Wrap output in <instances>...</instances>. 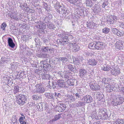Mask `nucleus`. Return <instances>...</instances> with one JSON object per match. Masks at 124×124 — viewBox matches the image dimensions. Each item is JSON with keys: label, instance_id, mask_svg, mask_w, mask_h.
Segmentation results:
<instances>
[{"label": "nucleus", "instance_id": "ddd939ff", "mask_svg": "<svg viewBox=\"0 0 124 124\" xmlns=\"http://www.w3.org/2000/svg\"><path fill=\"white\" fill-rule=\"evenodd\" d=\"M67 69L72 72H74L77 70V67L74 65H73L70 64H67L66 65Z\"/></svg>", "mask_w": 124, "mask_h": 124}, {"label": "nucleus", "instance_id": "ea45409f", "mask_svg": "<svg viewBox=\"0 0 124 124\" xmlns=\"http://www.w3.org/2000/svg\"><path fill=\"white\" fill-rule=\"evenodd\" d=\"M68 99V101L71 102L74 101L75 100L74 97L72 95L69 96Z\"/></svg>", "mask_w": 124, "mask_h": 124}, {"label": "nucleus", "instance_id": "0e129e2a", "mask_svg": "<svg viewBox=\"0 0 124 124\" xmlns=\"http://www.w3.org/2000/svg\"><path fill=\"white\" fill-rule=\"evenodd\" d=\"M14 116V117H15L14 118H13L12 120V122H13V121L14 122H13L14 124H15V123L17 121V119L16 118V116Z\"/></svg>", "mask_w": 124, "mask_h": 124}, {"label": "nucleus", "instance_id": "6e6d98bb", "mask_svg": "<svg viewBox=\"0 0 124 124\" xmlns=\"http://www.w3.org/2000/svg\"><path fill=\"white\" fill-rule=\"evenodd\" d=\"M19 121L20 123L21 124H23V122H24L23 120V118L21 116L20 117Z\"/></svg>", "mask_w": 124, "mask_h": 124}, {"label": "nucleus", "instance_id": "a211bd4d", "mask_svg": "<svg viewBox=\"0 0 124 124\" xmlns=\"http://www.w3.org/2000/svg\"><path fill=\"white\" fill-rule=\"evenodd\" d=\"M99 114L101 115V116H105L106 115H107V112H106V110L102 108H100L99 109Z\"/></svg>", "mask_w": 124, "mask_h": 124}, {"label": "nucleus", "instance_id": "0eeeda50", "mask_svg": "<svg viewBox=\"0 0 124 124\" xmlns=\"http://www.w3.org/2000/svg\"><path fill=\"white\" fill-rule=\"evenodd\" d=\"M66 107L65 104L63 103H59L56 107V109L59 112H62L65 110Z\"/></svg>", "mask_w": 124, "mask_h": 124}, {"label": "nucleus", "instance_id": "20e7f679", "mask_svg": "<svg viewBox=\"0 0 124 124\" xmlns=\"http://www.w3.org/2000/svg\"><path fill=\"white\" fill-rule=\"evenodd\" d=\"M89 86L92 90L96 91L100 89L99 85L94 82H91L89 84Z\"/></svg>", "mask_w": 124, "mask_h": 124}, {"label": "nucleus", "instance_id": "c03bdc74", "mask_svg": "<svg viewBox=\"0 0 124 124\" xmlns=\"http://www.w3.org/2000/svg\"><path fill=\"white\" fill-rule=\"evenodd\" d=\"M123 32L122 31H120L118 30L116 35L120 37L123 36Z\"/></svg>", "mask_w": 124, "mask_h": 124}, {"label": "nucleus", "instance_id": "9b49d317", "mask_svg": "<svg viewBox=\"0 0 124 124\" xmlns=\"http://www.w3.org/2000/svg\"><path fill=\"white\" fill-rule=\"evenodd\" d=\"M45 61H42L40 62V63L42 66L43 65V68L45 70H48L51 67V65L49 64L46 63L44 64Z\"/></svg>", "mask_w": 124, "mask_h": 124}, {"label": "nucleus", "instance_id": "72a5a7b5", "mask_svg": "<svg viewBox=\"0 0 124 124\" xmlns=\"http://www.w3.org/2000/svg\"><path fill=\"white\" fill-rule=\"evenodd\" d=\"M80 47L78 45H76L73 46L72 50L73 51L77 52L79 49Z\"/></svg>", "mask_w": 124, "mask_h": 124}, {"label": "nucleus", "instance_id": "aec40b11", "mask_svg": "<svg viewBox=\"0 0 124 124\" xmlns=\"http://www.w3.org/2000/svg\"><path fill=\"white\" fill-rule=\"evenodd\" d=\"M51 81H52V86H51L50 85H50V86L54 89L59 88L58 85V84L54 80H53Z\"/></svg>", "mask_w": 124, "mask_h": 124}, {"label": "nucleus", "instance_id": "79ce46f5", "mask_svg": "<svg viewBox=\"0 0 124 124\" xmlns=\"http://www.w3.org/2000/svg\"><path fill=\"white\" fill-rule=\"evenodd\" d=\"M112 103L113 105L114 106H117L118 105H120L118 103V101L116 99L112 101Z\"/></svg>", "mask_w": 124, "mask_h": 124}, {"label": "nucleus", "instance_id": "5701e85b", "mask_svg": "<svg viewBox=\"0 0 124 124\" xmlns=\"http://www.w3.org/2000/svg\"><path fill=\"white\" fill-rule=\"evenodd\" d=\"M48 54L46 53H41L37 54L38 57L42 58H46L48 57Z\"/></svg>", "mask_w": 124, "mask_h": 124}, {"label": "nucleus", "instance_id": "052dcab7", "mask_svg": "<svg viewBox=\"0 0 124 124\" xmlns=\"http://www.w3.org/2000/svg\"><path fill=\"white\" fill-rule=\"evenodd\" d=\"M68 41H64V40H62V41H61V44L62 45H64V44H67L68 43H69L68 42Z\"/></svg>", "mask_w": 124, "mask_h": 124}, {"label": "nucleus", "instance_id": "412c9836", "mask_svg": "<svg viewBox=\"0 0 124 124\" xmlns=\"http://www.w3.org/2000/svg\"><path fill=\"white\" fill-rule=\"evenodd\" d=\"M96 44L95 47H96V49H101V48L102 46V42H101L98 41L97 42L96 41Z\"/></svg>", "mask_w": 124, "mask_h": 124}, {"label": "nucleus", "instance_id": "2eb2a0df", "mask_svg": "<svg viewBox=\"0 0 124 124\" xmlns=\"http://www.w3.org/2000/svg\"><path fill=\"white\" fill-rule=\"evenodd\" d=\"M36 25L37 28L40 29H45L46 27V24L41 22H38Z\"/></svg>", "mask_w": 124, "mask_h": 124}, {"label": "nucleus", "instance_id": "a18cd8bd", "mask_svg": "<svg viewBox=\"0 0 124 124\" xmlns=\"http://www.w3.org/2000/svg\"><path fill=\"white\" fill-rule=\"evenodd\" d=\"M61 59V61L62 62V63H64L65 62H66L68 60V59L65 57H62V58Z\"/></svg>", "mask_w": 124, "mask_h": 124}, {"label": "nucleus", "instance_id": "a19ab883", "mask_svg": "<svg viewBox=\"0 0 124 124\" xmlns=\"http://www.w3.org/2000/svg\"><path fill=\"white\" fill-rule=\"evenodd\" d=\"M117 89V88L114 86L113 85H111L110 88L109 89V90H108V91L109 92H112L113 91H115Z\"/></svg>", "mask_w": 124, "mask_h": 124}, {"label": "nucleus", "instance_id": "bb28decb", "mask_svg": "<svg viewBox=\"0 0 124 124\" xmlns=\"http://www.w3.org/2000/svg\"><path fill=\"white\" fill-rule=\"evenodd\" d=\"M82 92L80 89H77V92L75 94V95L77 98H79L82 95Z\"/></svg>", "mask_w": 124, "mask_h": 124}, {"label": "nucleus", "instance_id": "58836bf2", "mask_svg": "<svg viewBox=\"0 0 124 124\" xmlns=\"http://www.w3.org/2000/svg\"><path fill=\"white\" fill-rule=\"evenodd\" d=\"M80 0H68V1L70 3L75 4V3H78L80 2Z\"/></svg>", "mask_w": 124, "mask_h": 124}, {"label": "nucleus", "instance_id": "39448f33", "mask_svg": "<svg viewBox=\"0 0 124 124\" xmlns=\"http://www.w3.org/2000/svg\"><path fill=\"white\" fill-rule=\"evenodd\" d=\"M41 49L42 52L44 53H46L49 52L51 53L53 51L54 48H51L50 47L48 46H43L42 47Z\"/></svg>", "mask_w": 124, "mask_h": 124}, {"label": "nucleus", "instance_id": "423d86ee", "mask_svg": "<svg viewBox=\"0 0 124 124\" xmlns=\"http://www.w3.org/2000/svg\"><path fill=\"white\" fill-rule=\"evenodd\" d=\"M69 71L64 70L63 72L60 71L59 72L58 74L62 78L68 79L69 78Z\"/></svg>", "mask_w": 124, "mask_h": 124}, {"label": "nucleus", "instance_id": "2f4dec72", "mask_svg": "<svg viewBox=\"0 0 124 124\" xmlns=\"http://www.w3.org/2000/svg\"><path fill=\"white\" fill-rule=\"evenodd\" d=\"M47 23V25L48 28L50 29H52L53 30H54L55 27L52 23H50L49 22Z\"/></svg>", "mask_w": 124, "mask_h": 124}, {"label": "nucleus", "instance_id": "dca6fc26", "mask_svg": "<svg viewBox=\"0 0 124 124\" xmlns=\"http://www.w3.org/2000/svg\"><path fill=\"white\" fill-rule=\"evenodd\" d=\"M52 15L51 14H49L44 18V20L43 21L44 23H47L50 22V20L52 18Z\"/></svg>", "mask_w": 124, "mask_h": 124}, {"label": "nucleus", "instance_id": "8fccbe9b", "mask_svg": "<svg viewBox=\"0 0 124 124\" xmlns=\"http://www.w3.org/2000/svg\"><path fill=\"white\" fill-rule=\"evenodd\" d=\"M29 37V36L28 35H25L22 37V38L23 40L26 41L27 40V38Z\"/></svg>", "mask_w": 124, "mask_h": 124}, {"label": "nucleus", "instance_id": "f3484780", "mask_svg": "<svg viewBox=\"0 0 124 124\" xmlns=\"http://www.w3.org/2000/svg\"><path fill=\"white\" fill-rule=\"evenodd\" d=\"M67 82L69 85H74L76 84L77 81L75 79H71L67 80Z\"/></svg>", "mask_w": 124, "mask_h": 124}, {"label": "nucleus", "instance_id": "4468645a", "mask_svg": "<svg viewBox=\"0 0 124 124\" xmlns=\"http://www.w3.org/2000/svg\"><path fill=\"white\" fill-rule=\"evenodd\" d=\"M123 41L120 40H118L115 44L116 48L119 49H121L122 48V46H123Z\"/></svg>", "mask_w": 124, "mask_h": 124}, {"label": "nucleus", "instance_id": "13d9d810", "mask_svg": "<svg viewBox=\"0 0 124 124\" xmlns=\"http://www.w3.org/2000/svg\"><path fill=\"white\" fill-rule=\"evenodd\" d=\"M17 73L18 74H17V75L16 76V77H17L18 78L19 77H20L21 78H22L23 77V76L24 75V74H21L20 73V74L19 75V72H18Z\"/></svg>", "mask_w": 124, "mask_h": 124}, {"label": "nucleus", "instance_id": "a878e982", "mask_svg": "<svg viewBox=\"0 0 124 124\" xmlns=\"http://www.w3.org/2000/svg\"><path fill=\"white\" fill-rule=\"evenodd\" d=\"M10 17L12 19H14L16 21L18 20V18L17 13L16 12H14L13 13H12V14L10 16Z\"/></svg>", "mask_w": 124, "mask_h": 124}, {"label": "nucleus", "instance_id": "1a4fd4ad", "mask_svg": "<svg viewBox=\"0 0 124 124\" xmlns=\"http://www.w3.org/2000/svg\"><path fill=\"white\" fill-rule=\"evenodd\" d=\"M73 63L76 67H77V69L79 68L80 66L81 63H80V59L73 57H72Z\"/></svg>", "mask_w": 124, "mask_h": 124}, {"label": "nucleus", "instance_id": "9d476101", "mask_svg": "<svg viewBox=\"0 0 124 124\" xmlns=\"http://www.w3.org/2000/svg\"><path fill=\"white\" fill-rule=\"evenodd\" d=\"M79 76L82 78H84L87 73V71L84 69H80L79 70Z\"/></svg>", "mask_w": 124, "mask_h": 124}, {"label": "nucleus", "instance_id": "cd10ccee", "mask_svg": "<svg viewBox=\"0 0 124 124\" xmlns=\"http://www.w3.org/2000/svg\"><path fill=\"white\" fill-rule=\"evenodd\" d=\"M116 99L117 101L118 102V103L120 105L124 101H123V100L124 99V98L123 99V97L120 95L118 96V97Z\"/></svg>", "mask_w": 124, "mask_h": 124}, {"label": "nucleus", "instance_id": "e2e57ef3", "mask_svg": "<svg viewBox=\"0 0 124 124\" xmlns=\"http://www.w3.org/2000/svg\"><path fill=\"white\" fill-rule=\"evenodd\" d=\"M12 68L15 69L16 68V66L15 64H13L11 65Z\"/></svg>", "mask_w": 124, "mask_h": 124}, {"label": "nucleus", "instance_id": "680f3d73", "mask_svg": "<svg viewBox=\"0 0 124 124\" xmlns=\"http://www.w3.org/2000/svg\"><path fill=\"white\" fill-rule=\"evenodd\" d=\"M120 119H118L117 120H116L114 123V124H120Z\"/></svg>", "mask_w": 124, "mask_h": 124}, {"label": "nucleus", "instance_id": "4d7b16f0", "mask_svg": "<svg viewBox=\"0 0 124 124\" xmlns=\"http://www.w3.org/2000/svg\"><path fill=\"white\" fill-rule=\"evenodd\" d=\"M42 39L43 43L46 44V46L48 45V44H47V43H48V40L46 39L43 38Z\"/></svg>", "mask_w": 124, "mask_h": 124}, {"label": "nucleus", "instance_id": "3c124183", "mask_svg": "<svg viewBox=\"0 0 124 124\" xmlns=\"http://www.w3.org/2000/svg\"><path fill=\"white\" fill-rule=\"evenodd\" d=\"M58 36H59L60 38L62 39V38H68V37L67 36H64V34H59Z\"/></svg>", "mask_w": 124, "mask_h": 124}, {"label": "nucleus", "instance_id": "5fc2aeb1", "mask_svg": "<svg viewBox=\"0 0 124 124\" xmlns=\"http://www.w3.org/2000/svg\"><path fill=\"white\" fill-rule=\"evenodd\" d=\"M61 94L60 93H57L56 92H55L54 94V97L56 99H57V98L59 96H61Z\"/></svg>", "mask_w": 124, "mask_h": 124}, {"label": "nucleus", "instance_id": "7c9ffc66", "mask_svg": "<svg viewBox=\"0 0 124 124\" xmlns=\"http://www.w3.org/2000/svg\"><path fill=\"white\" fill-rule=\"evenodd\" d=\"M95 43L96 41H95L93 42L90 43L88 45L89 48L90 49H96V47H95Z\"/></svg>", "mask_w": 124, "mask_h": 124}, {"label": "nucleus", "instance_id": "603ef678", "mask_svg": "<svg viewBox=\"0 0 124 124\" xmlns=\"http://www.w3.org/2000/svg\"><path fill=\"white\" fill-rule=\"evenodd\" d=\"M105 85H105V88L107 89V90L108 91V90H109V89L110 88V87L111 86V85H110L108 83L106 84H105Z\"/></svg>", "mask_w": 124, "mask_h": 124}, {"label": "nucleus", "instance_id": "c756f323", "mask_svg": "<svg viewBox=\"0 0 124 124\" xmlns=\"http://www.w3.org/2000/svg\"><path fill=\"white\" fill-rule=\"evenodd\" d=\"M110 67V66L108 65H107L105 67L103 65L101 67V69L105 71H108L111 69Z\"/></svg>", "mask_w": 124, "mask_h": 124}, {"label": "nucleus", "instance_id": "09e8293b", "mask_svg": "<svg viewBox=\"0 0 124 124\" xmlns=\"http://www.w3.org/2000/svg\"><path fill=\"white\" fill-rule=\"evenodd\" d=\"M108 4L107 0H105L102 5V7L103 8H105V6H107Z\"/></svg>", "mask_w": 124, "mask_h": 124}, {"label": "nucleus", "instance_id": "c85d7f7f", "mask_svg": "<svg viewBox=\"0 0 124 124\" xmlns=\"http://www.w3.org/2000/svg\"><path fill=\"white\" fill-rule=\"evenodd\" d=\"M32 99L34 100H39L41 99V97L40 95L38 94H34L33 95L32 97Z\"/></svg>", "mask_w": 124, "mask_h": 124}, {"label": "nucleus", "instance_id": "6e6552de", "mask_svg": "<svg viewBox=\"0 0 124 124\" xmlns=\"http://www.w3.org/2000/svg\"><path fill=\"white\" fill-rule=\"evenodd\" d=\"M110 72L111 74L115 76H117L120 73L119 69L116 67L111 68Z\"/></svg>", "mask_w": 124, "mask_h": 124}, {"label": "nucleus", "instance_id": "473e14b6", "mask_svg": "<svg viewBox=\"0 0 124 124\" xmlns=\"http://www.w3.org/2000/svg\"><path fill=\"white\" fill-rule=\"evenodd\" d=\"M62 114V113H60L55 115L54 116V118L52 119V122L55 121L59 119L60 118L62 117L61 116Z\"/></svg>", "mask_w": 124, "mask_h": 124}, {"label": "nucleus", "instance_id": "e433bc0d", "mask_svg": "<svg viewBox=\"0 0 124 124\" xmlns=\"http://www.w3.org/2000/svg\"><path fill=\"white\" fill-rule=\"evenodd\" d=\"M13 90L14 94H16L19 91V88L18 86H15Z\"/></svg>", "mask_w": 124, "mask_h": 124}, {"label": "nucleus", "instance_id": "c9c22d12", "mask_svg": "<svg viewBox=\"0 0 124 124\" xmlns=\"http://www.w3.org/2000/svg\"><path fill=\"white\" fill-rule=\"evenodd\" d=\"M94 23L93 22L89 23L88 22H87L86 24L87 29L91 28L92 26H94Z\"/></svg>", "mask_w": 124, "mask_h": 124}, {"label": "nucleus", "instance_id": "f704fd0d", "mask_svg": "<svg viewBox=\"0 0 124 124\" xmlns=\"http://www.w3.org/2000/svg\"><path fill=\"white\" fill-rule=\"evenodd\" d=\"M76 106L78 107H80L82 106H84L85 105L84 102L83 101H78L76 103Z\"/></svg>", "mask_w": 124, "mask_h": 124}, {"label": "nucleus", "instance_id": "338daca9", "mask_svg": "<svg viewBox=\"0 0 124 124\" xmlns=\"http://www.w3.org/2000/svg\"><path fill=\"white\" fill-rule=\"evenodd\" d=\"M62 40H64V41H65L66 40L68 41V38H62V39H61V40H60V43H61V41H62Z\"/></svg>", "mask_w": 124, "mask_h": 124}, {"label": "nucleus", "instance_id": "de8ad7c7", "mask_svg": "<svg viewBox=\"0 0 124 124\" xmlns=\"http://www.w3.org/2000/svg\"><path fill=\"white\" fill-rule=\"evenodd\" d=\"M118 30L116 28H113L111 30L112 32L115 34H117Z\"/></svg>", "mask_w": 124, "mask_h": 124}, {"label": "nucleus", "instance_id": "4c0bfd02", "mask_svg": "<svg viewBox=\"0 0 124 124\" xmlns=\"http://www.w3.org/2000/svg\"><path fill=\"white\" fill-rule=\"evenodd\" d=\"M110 31V29L108 27H105L102 30V32L105 34H107Z\"/></svg>", "mask_w": 124, "mask_h": 124}, {"label": "nucleus", "instance_id": "49530a36", "mask_svg": "<svg viewBox=\"0 0 124 124\" xmlns=\"http://www.w3.org/2000/svg\"><path fill=\"white\" fill-rule=\"evenodd\" d=\"M34 40L36 43V45H41L40 44V40L38 38H35Z\"/></svg>", "mask_w": 124, "mask_h": 124}, {"label": "nucleus", "instance_id": "393cba45", "mask_svg": "<svg viewBox=\"0 0 124 124\" xmlns=\"http://www.w3.org/2000/svg\"><path fill=\"white\" fill-rule=\"evenodd\" d=\"M43 76H44V78L46 79H48L49 81H48V83L50 82V80L52 81L53 80V78L49 74H45Z\"/></svg>", "mask_w": 124, "mask_h": 124}, {"label": "nucleus", "instance_id": "bf43d9fd", "mask_svg": "<svg viewBox=\"0 0 124 124\" xmlns=\"http://www.w3.org/2000/svg\"><path fill=\"white\" fill-rule=\"evenodd\" d=\"M55 60L53 59H50L49 61V63L50 64H54L55 63Z\"/></svg>", "mask_w": 124, "mask_h": 124}, {"label": "nucleus", "instance_id": "69168bd1", "mask_svg": "<svg viewBox=\"0 0 124 124\" xmlns=\"http://www.w3.org/2000/svg\"><path fill=\"white\" fill-rule=\"evenodd\" d=\"M109 23L110 24H112L114 23V21L113 20H112L111 19H110L109 18Z\"/></svg>", "mask_w": 124, "mask_h": 124}, {"label": "nucleus", "instance_id": "b1692460", "mask_svg": "<svg viewBox=\"0 0 124 124\" xmlns=\"http://www.w3.org/2000/svg\"><path fill=\"white\" fill-rule=\"evenodd\" d=\"M89 64L92 66L96 65L97 63V60L94 59H91L89 60Z\"/></svg>", "mask_w": 124, "mask_h": 124}, {"label": "nucleus", "instance_id": "4be33fe9", "mask_svg": "<svg viewBox=\"0 0 124 124\" xmlns=\"http://www.w3.org/2000/svg\"><path fill=\"white\" fill-rule=\"evenodd\" d=\"M57 82L59 88L60 87H65L64 82L63 80H59L57 81Z\"/></svg>", "mask_w": 124, "mask_h": 124}, {"label": "nucleus", "instance_id": "774afa93", "mask_svg": "<svg viewBox=\"0 0 124 124\" xmlns=\"http://www.w3.org/2000/svg\"><path fill=\"white\" fill-rule=\"evenodd\" d=\"M11 80L12 79L11 78H10V79H9L8 78L7 79V81L8 84H9L11 82Z\"/></svg>", "mask_w": 124, "mask_h": 124}, {"label": "nucleus", "instance_id": "7ed1b4c3", "mask_svg": "<svg viewBox=\"0 0 124 124\" xmlns=\"http://www.w3.org/2000/svg\"><path fill=\"white\" fill-rule=\"evenodd\" d=\"M35 87L36 91L38 93H42L44 92L45 91V88L42 86L41 83L36 84L35 85Z\"/></svg>", "mask_w": 124, "mask_h": 124}, {"label": "nucleus", "instance_id": "f257e3e1", "mask_svg": "<svg viewBox=\"0 0 124 124\" xmlns=\"http://www.w3.org/2000/svg\"><path fill=\"white\" fill-rule=\"evenodd\" d=\"M52 3L54 6V8L57 12L61 14H64L65 16L68 14V12L67 9L63 5H60L59 3L57 1H54Z\"/></svg>", "mask_w": 124, "mask_h": 124}, {"label": "nucleus", "instance_id": "864d4df0", "mask_svg": "<svg viewBox=\"0 0 124 124\" xmlns=\"http://www.w3.org/2000/svg\"><path fill=\"white\" fill-rule=\"evenodd\" d=\"M54 94L52 93H50L48 98L49 99H52V100H54Z\"/></svg>", "mask_w": 124, "mask_h": 124}, {"label": "nucleus", "instance_id": "37998d69", "mask_svg": "<svg viewBox=\"0 0 124 124\" xmlns=\"http://www.w3.org/2000/svg\"><path fill=\"white\" fill-rule=\"evenodd\" d=\"M7 25L6 23L4 22L1 25V27L3 30L5 31V28Z\"/></svg>", "mask_w": 124, "mask_h": 124}, {"label": "nucleus", "instance_id": "f8f14e48", "mask_svg": "<svg viewBox=\"0 0 124 124\" xmlns=\"http://www.w3.org/2000/svg\"><path fill=\"white\" fill-rule=\"evenodd\" d=\"M83 99L85 101L86 103H91L93 101L92 97L89 95L85 96L83 97Z\"/></svg>", "mask_w": 124, "mask_h": 124}, {"label": "nucleus", "instance_id": "f03ea898", "mask_svg": "<svg viewBox=\"0 0 124 124\" xmlns=\"http://www.w3.org/2000/svg\"><path fill=\"white\" fill-rule=\"evenodd\" d=\"M16 97V102L20 105H23L27 101L26 96L25 95L18 93Z\"/></svg>", "mask_w": 124, "mask_h": 124}, {"label": "nucleus", "instance_id": "6ab92c4d", "mask_svg": "<svg viewBox=\"0 0 124 124\" xmlns=\"http://www.w3.org/2000/svg\"><path fill=\"white\" fill-rule=\"evenodd\" d=\"M8 44L9 47L12 48H13L15 46V44L11 38H8Z\"/></svg>", "mask_w": 124, "mask_h": 124}]
</instances>
